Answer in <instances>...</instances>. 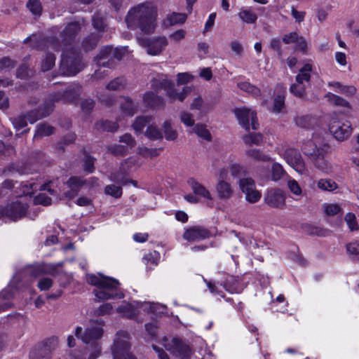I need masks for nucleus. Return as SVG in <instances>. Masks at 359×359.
<instances>
[{
	"mask_svg": "<svg viewBox=\"0 0 359 359\" xmlns=\"http://www.w3.org/2000/svg\"><path fill=\"white\" fill-rule=\"evenodd\" d=\"M163 130L165 137L167 140H175L177 137V133L176 130L171 128L170 121H166L163 124Z\"/></svg>",
	"mask_w": 359,
	"mask_h": 359,
	"instance_id": "6e6d98bb",
	"label": "nucleus"
},
{
	"mask_svg": "<svg viewBox=\"0 0 359 359\" xmlns=\"http://www.w3.org/2000/svg\"><path fill=\"white\" fill-rule=\"evenodd\" d=\"M174 83L168 80L166 76H162L160 79H153L151 80L152 90H174Z\"/></svg>",
	"mask_w": 359,
	"mask_h": 359,
	"instance_id": "cd10ccee",
	"label": "nucleus"
},
{
	"mask_svg": "<svg viewBox=\"0 0 359 359\" xmlns=\"http://www.w3.org/2000/svg\"><path fill=\"white\" fill-rule=\"evenodd\" d=\"M313 122L314 119L309 115L299 116L295 118L296 125L303 128H309Z\"/></svg>",
	"mask_w": 359,
	"mask_h": 359,
	"instance_id": "8fccbe9b",
	"label": "nucleus"
},
{
	"mask_svg": "<svg viewBox=\"0 0 359 359\" xmlns=\"http://www.w3.org/2000/svg\"><path fill=\"white\" fill-rule=\"evenodd\" d=\"M112 46H107L101 48L100 53L96 56L97 64L100 66L107 67L111 68L112 65Z\"/></svg>",
	"mask_w": 359,
	"mask_h": 359,
	"instance_id": "393cba45",
	"label": "nucleus"
},
{
	"mask_svg": "<svg viewBox=\"0 0 359 359\" xmlns=\"http://www.w3.org/2000/svg\"><path fill=\"white\" fill-rule=\"evenodd\" d=\"M166 96L170 103L182 102L187 96V91H167Z\"/></svg>",
	"mask_w": 359,
	"mask_h": 359,
	"instance_id": "de8ad7c7",
	"label": "nucleus"
},
{
	"mask_svg": "<svg viewBox=\"0 0 359 359\" xmlns=\"http://www.w3.org/2000/svg\"><path fill=\"white\" fill-rule=\"evenodd\" d=\"M329 130L337 140L342 142L351 136L353 128L350 121L333 116L330 121Z\"/></svg>",
	"mask_w": 359,
	"mask_h": 359,
	"instance_id": "9d476101",
	"label": "nucleus"
},
{
	"mask_svg": "<svg viewBox=\"0 0 359 359\" xmlns=\"http://www.w3.org/2000/svg\"><path fill=\"white\" fill-rule=\"evenodd\" d=\"M58 344L59 340L56 337L48 339L44 344H39L31 350L29 359H49Z\"/></svg>",
	"mask_w": 359,
	"mask_h": 359,
	"instance_id": "f8f14e48",
	"label": "nucleus"
},
{
	"mask_svg": "<svg viewBox=\"0 0 359 359\" xmlns=\"http://www.w3.org/2000/svg\"><path fill=\"white\" fill-rule=\"evenodd\" d=\"M27 7L36 15H41L42 8L39 0H29L27 3Z\"/></svg>",
	"mask_w": 359,
	"mask_h": 359,
	"instance_id": "13d9d810",
	"label": "nucleus"
},
{
	"mask_svg": "<svg viewBox=\"0 0 359 359\" xmlns=\"http://www.w3.org/2000/svg\"><path fill=\"white\" fill-rule=\"evenodd\" d=\"M137 154L144 158H152L159 155L157 149H149L145 147H139L137 148Z\"/></svg>",
	"mask_w": 359,
	"mask_h": 359,
	"instance_id": "3c124183",
	"label": "nucleus"
},
{
	"mask_svg": "<svg viewBox=\"0 0 359 359\" xmlns=\"http://www.w3.org/2000/svg\"><path fill=\"white\" fill-rule=\"evenodd\" d=\"M32 49L46 51L49 48L55 51H59L61 44L59 39L55 36L42 37L41 35L34 34V43L30 44Z\"/></svg>",
	"mask_w": 359,
	"mask_h": 359,
	"instance_id": "dca6fc26",
	"label": "nucleus"
},
{
	"mask_svg": "<svg viewBox=\"0 0 359 359\" xmlns=\"http://www.w3.org/2000/svg\"><path fill=\"white\" fill-rule=\"evenodd\" d=\"M285 107V95L278 94L273 99V104L271 110L273 113H280Z\"/></svg>",
	"mask_w": 359,
	"mask_h": 359,
	"instance_id": "79ce46f5",
	"label": "nucleus"
},
{
	"mask_svg": "<svg viewBox=\"0 0 359 359\" xmlns=\"http://www.w3.org/2000/svg\"><path fill=\"white\" fill-rule=\"evenodd\" d=\"M128 87L126 79L123 77H117L111 81L107 86V90H121Z\"/></svg>",
	"mask_w": 359,
	"mask_h": 359,
	"instance_id": "4c0bfd02",
	"label": "nucleus"
},
{
	"mask_svg": "<svg viewBox=\"0 0 359 359\" xmlns=\"http://www.w3.org/2000/svg\"><path fill=\"white\" fill-rule=\"evenodd\" d=\"M27 209V203L20 198L8 204L5 208L0 207V216H6L12 221H17L25 215Z\"/></svg>",
	"mask_w": 359,
	"mask_h": 359,
	"instance_id": "4468645a",
	"label": "nucleus"
},
{
	"mask_svg": "<svg viewBox=\"0 0 359 359\" xmlns=\"http://www.w3.org/2000/svg\"><path fill=\"white\" fill-rule=\"evenodd\" d=\"M283 156L285 161L298 173L304 175L307 173L304 161L301 154L297 149L290 148L287 149L283 154Z\"/></svg>",
	"mask_w": 359,
	"mask_h": 359,
	"instance_id": "2eb2a0df",
	"label": "nucleus"
},
{
	"mask_svg": "<svg viewBox=\"0 0 359 359\" xmlns=\"http://www.w3.org/2000/svg\"><path fill=\"white\" fill-rule=\"evenodd\" d=\"M285 176L289 177L283 167L278 163H273L271 167V180L278 182Z\"/></svg>",
	"mask_w": 359,
	"mask_h": 359,
	"instance_id": "f704fd0d",
	"label": "nucleus"
},
{
	"mask_svg": "<svg viewBox=\"0 0 359 359\" xmlns=\"http://www.w3.org/2000/svg\"><path fill=\"white\" fill-rule=\"evenodd\" d=\"M194 76L188 72L178 73L177 74V85H184L191 82Z\"/></svg>",
	"mask_w": 359,
	"mask_h": 359,
	"instance_id": "338daca9",
	"label": "nucleus"
},
{
	"mask_svg": "<svg viewBox=\"0 0 359 359\" xmlns=\"http://www.w3.org/2000/svg\"><path fill=\"white\" fill-rule=\"evenodd\" d=\"M78 91H63L62 100L65 103H74L76 104L79 95Z\"/></svg>",
	"mask_w": 359,
	"mask_h": 359,
	"instance_id": "e2e57ef3",
	"label": "nucleus"
},
{
	"mask_svg": "<svg viewBox=\"0 0 359 359\" xmlns=\"http://www.w3.org/2000/svg\"><path fill=\"white\" fill-rule=\"evenodd\" d=\"M92 25L99 32H104L107 28L106 19L101 13H95L92 16Z\"/></svg>",
	"mask_w": 359,
	"mask_h": 359,
	"instance_id": "473e14b6",
	"label": "nucleus"
},
{
	"mask_svg": "<svg viewBox=\"0 0 359 359\" xmlns=\"http://www.w3.org/2000/svg\"><path fill=\"white\" fill-rule=\"evenodd\" d=\"M311 158L313 164L318 169L323 172H327L330 170V165L328 162L325 159L324 154L321 150L316 155L311 156Z\"/></svg>",
	"mask_w": 359,
	"mask_h": 359,
	"instance_id": "7c9ffc66",
	"label": "nucleus"
},
{
	"mask_svg": "<svg viewBox=\"0 0 359 359\" xmlns=\"http://www.w3.org/2000/svg\"><path fill=\"white\" fill-rule=\"evenodd\" d=\"M126 54V49L122 48H112V54H111V59H112V65L111 68H113L116 65L117 62H119L122 60L123 56Z\"/></svg>",
	"mask_w": 359,
	"mask_h": 359,
	"instance_id": "052dcab7",
	"label": "nucleus"
},
{
	"mask_svg": "<svg viewBox=\"0 0 359 359\" xmlns=\"http://www.w3.org/2000/svg\"><path fill=\"white\" fill-rule=\"evenodd\" d=\"M32 70L26 64H22L19 66L16 71V76L18 78L26 79L30 76Z\"/></svg>",
	"mask_w": 359,
	"mask_h": 359,
	"instance_id": "774afa93",
	"label": "nucleus"
},
{
	"mask_svg": "<svg viewBox=\"0 0 359 359\" xmlns=\"http://www.w3.org/2000/svg\"><path fill=\"white\" fill-rule=\"evenodd\" d=\"M187 18V15L185 13H172L168 15L167 20L170 25H175L178 24H183Z\"/></svg>",
	"mask_w": 359,
	"mask_h": 359,
	"instance_id": "c03bdc74",
	"label": "nucleus"
},
{
	"mask_svg": "<svg viewBox=\"0 0 359 359\" xmlns=\"http://www.w3.org/2000/svg\"><path fill=\"white\" fill-rule=\"evenodd\" d=\"M81 327H77L75 330V336L81 339L85 344L91 343L99 339L103 334V323L101 321H92L88 327L82 333Z\"/></svg>",
	"mask_w": 359,
	"mask_h": 359,
	"instance_id": "9b49d317",
	"label": "nucleus"
},
{
	"mask_svg": "<svg viewBox=\"0 0 359 359\" xmlns=\"http://www.w3.org/2000/svg\"><path fill=\"white\" fill-rule=\"evenodd\" d=\"M302 150L305 155L310 157L316 155L320 151V149L317 147L316 144L311 140L304 143L302 147Z\"/></svg>",
	"mask_w": 359,
	"mask_h": 359,
	"instance_id": "a19ab883",
	"label": "nucleus"
},
{
	"mask_svg": "<svg viewBox=\"0 0 359 359\" xmlns=\"http://www.w3.org/2000/svg\"><path fill=\"white\" fill-rule=\"evenodd\" d=\"M130 335L126 331H120L116 334L112 349L114 359H135L129 352Z\"/></svg>",
	"mask_w": 359,
	"mask_h": 359,
	"instance_id": "0eeeda50",
	"label": "nucleus"
},
{
	"mask_svg": "<svg viewBox=\"0 0 359 359\" xmlns=\"http://www.w3.org/2000/svg\"><path fill=\"white\" fill-rule=\"evenodd\" d=\"M119 102L121 105V110L126 115L133 116L136 113V109L134 107L131 100L129 98L121 97L120 98Z\"/></svg>",
	"mask_w": 359,
	"mask_h": 359,
	"instance_id": "c9c22d12",
	"label": "nucleus"
},
{
	"mask_svg": "<svg viewBox=\"0 0 359 359\" xmlns=\"http://www.w3.org/2000/svg\"><path fill=\"white\" fill-rule=\"evenodd\" d=\"M106 194L110 195L115 198H119L122 195V189L114 184L107 185L104 189Z\"/></svg>",
	"mask_w": 359,
	"mask_h": 359,
	"instance_id": "0e129e2a",
	"label": "nucleus"
},
{
	"mask_svg": "<svg viewBox=\"0 0 359 359\" xmlns=\"http://www.w3.org/2000/svg\"><path fill=\"white\" fill-rule=\"evenodd\" d=\"M287 187L290 192L294 196H300L302 194V189L298 182L290 177L287 178Z\"/></svg>",
	"mask_w": 359,
	"mask_h": 359,
	"instance_id": "603ef678",
	"label": "nucleus"
},
{
	"mask_svg": "<svg viewBox=\"0 0 359 359\" xmlns=\"http://www.w3.org/2000/svg\"><path fill=\"white\" fill-rule=\"evenodd\" d=\"M81 57L76 53H62L60 65L62 74L67 76L75 75L83 69Z\"/></svg>",
	"mask_w": 359,
	"mask_h": 359,
	"instance_id": "39448f33",
	"label": "nucleus"
},
{
	"mask_svg": "<svg viewBox=\"0 0 359 359\" xmlns=\"http://www.w3.org/2000/svg\"><path fill=\"white\" fill-rule=\"evenodd\" d=\"M163 345L167 351L180 359H189L192 354L190 346L176 337L172 339L163 338Z\"/></svg>",
	"mask_w": 359,
	"mask_h": 359,
	"instance_id": "1a4fd4ad",
	"label": "nucleus"
},
{
	"mask_svg": "<svg viewBox=\"0 0 359 359\" xmlns=\"http://www.w3.org/2000/svg\"><path fill=\"white\" fill-rule=\"evenodd\" d=\"M151 118L147 116H139L136 118L133 127L136 133H142L144 126L150 121Z\"/></svg>",
	"mask_w": 359,
	"mask_h": 359,
	"instance_id": "5fc2aeb1",
	"label": "nucleus"
},
{
	"mask_svg": "<svg viewBox=\"0 0 359 359\" xmlns=\"http://www.w3.org/2000/svg\"><path fill=\"white\" fill-rule=\"evenodd\" d=\"M231 175L233 177H240L245 174V168L238 163H231L229 165Z\"/></svg>",
	"mask_w": 359,
	"mask_h": 359,
	"instance_id": "4d7b16f0",
	"label": "nucleus"
},
{
	"mask_svg": "<svg viewBox=\"0 0 359 359\" xmlns=\"http://www.w3.org/2000/svg\"><path fill=\"white\" fill-rule=\"evenodd\" d=\"M210 236L209 230L201 226H194L185 229L183 238L189 242H198Z\"/></svg>",
	"mask_w": 359,
	"mask_h": 359,
	"instance_id": "6ab92c4d",
	"label": "nucleus"
},
{
	"mask_svg": "<svg viewBox=\"0 0 359 359\" xmlns=\"http://www.w3.org/2000/svg\"><path fill=\"white\" fill-rule=\"evenodd\" d=\"M264 200L271 208H282L285 204V194L280 189H271L267 191Z\"/></svg>",
	"mask_w": 359,
	"mask_h": 359,
	"instance_id": "a211bd4d",
	"label": "nucleus"
},
{
	"mask_svg": "<svg viewBox=\"0 0 359 359\" xmlns=\"http://www.w3.org/2000/svg\"><path fill=\"white\" fill-rule=\"evenodd\" d=\"M345 221L351 231H358L359 229V226L354 214L348 212L345 217Z\"/></svg>",
	"mask_w": 359,
	"mask_h": 359,
	"instance_id": "680f3d73",
	"label": "nucleus"
},
{
	"mask_svg": "<svg viewBox=\"0 0 359 359\" xmlns=\"http://www.w3.org/2000/svg\"><path fill=\"white\" fill-rule=\"evenodd\" d=\"M346 250L352 259H359V241L347 244Z\"/></svg>",
	"mask_w": 359,
	"mask_h": 359,
	"instance_id": "864d4df0",
	"label": "nucleus"
},
{
	"mask_svg": "<svg viewBox=\"0 0 359 359\" xmlns=\"http://www.w3.org/2000/svg\"><path fill=\"white\" fill-rule=\"evenodd\" d=\"M52 182H49L47 184H39L34 182H27L22 185V194L25 196H31L35 191L39 189L41 191H47L50 195H53L55 190L52 188Z\"/></svg>",
	"mask_w": 359,
	"mask_h": 359,
	"instance_id": "4be33fe9",
	"label": "nucleus"
},
{
	"mask_svg": "<svg viewBox=\"0 0 359 359\" xmlns=\"http://www.w3.org/2000/svg\"><path fill=\"white\" fill-rule=\"evenodd\" d=\"M141 165L138 161L137 156H132L124 161H123L119 167L118 171L112 172L110 176V180L121 184H126L128 182L133 184L136 185V182L133 180H128L127 175L132 171L135 170L137 167Z\"/></svg>",
	"mask_w": 359,
	"mask_h": 359,
	"instance_id": "20e7f679",
	"label": "nucleus"
},
{
	"mask_svg": "<svg viewBox=\"0 0 359 359\" xmlns=\"http://www.w3.org/2000/svg\"><path fill=\"white\" fill-rule=\"evenodd\" d=\"M101 38L102 34H100L90 33L82 39L81 43V49L86 53L95 49Z\"/></svg>",
	"mask_w": 359,
	"mask_h": 359,
	"instance_id": "b1692460",
	"label": "nucleus"
},
{
	"mask_svg": "<svg viewBox=\"0 0 359 359\" xmlns=\"http://www.w3.org/2000/svg\"><path fill=\"white\" fill-rule=\"evenodd\" d=\"M85 183L86 182L80 177H70L67 182V185L70 188V190L66 193V196L69 198H74Z\"/></svg>",
	"mask_w": 359,
	"mask_h": 359,
	"instance_id": "bb28decb",
	"label": "nucleus"
},
{
	"mask_svg": "<svg viewBox=\"0 0 359 359\" xmlns=\"http://www.w3.org/2000/svg\"><path fill=\"white\" fill-rule=\"evenodd\" d=\"M263 135L259 133H248L243 136L242 139L246 145L259 146L263 142Z\"/></svg>",
	"mask_w": 359,
	"mask_h": 359,
	"instance_id": "c756f323",
	"label": "nucleus"
},
{
	"mask_svg": "<svg viewBox=\"0 0 359 359\" xmlns=\"http://www.w3.org/2000/svg\"><path fill=\"white\" fill-rule=\"evenodd\" d=\"M227 168H221L219 171L218 177L215 187L217 197L222 201L230 200L234 194L233 187L227 180Z\"/></svg>",
	"mask_w": 359,
	"mask_h": 359,
	"instance_id": "423d86ee",
	"label": "nucleus"
},
{
	"mask_svg": "<svg viewBox=\"0 0 359 359\" xmlns=\"http://www.w3.org/2000/svg\"><path fill=\"white\" fill-rule=\"evenodd\" d=\"M157 15L156 6L151 1H144L130 8L125 17V22L130 29L151 34L156 27Z\"/></svg>",
	"mask_w": 359,
	"mask_h": 359,
	"instance_id": "f257e3e1",
	"label": "nucleus"
},
{
	"mask_svg": "<svg viewBox=\"0 0 359 359\" xmlns=\"http://www.w3.org/2000/svg\"><path fill=\"white\" fill-rule=\"evenodd\" d=\"M144 102L145 104L151 108L158 109L163 107V100L156 95L154 91H147L144 95Z\"/></svg>",
	"mask_w": 359,
	"mask_h": 359,
	"instance_id": "a878e982",
	"label": "nucleus"
},
{
	"mask_svg": "<svg viewBox=\"0 0 359 359\" xmlns=\"http://www.w3.org/2000/svg\"><path fill=\"white\" fill-rule=\"evenodd\" d=\"M119 141L126 144V146L115 144L109 148L110 151L114 155H126L130 149L133 148L135 144V140L130 134L126 133L120 137Z\"/></svg>",
	"mask_w": 359,
	"mask_h": 359,
	"instance_id": "aec40b11",
	"label": "nucleus"
},
{
	"mask_svg": "<svg viewBox=\"0 0 359 359\" xmlns=\"http://www.w3.org/2000/svg\"><path fill=\"white\" fill-rule=\"evenodd\" d=\"M53 102L54 100H51L50 102H46L43 106V109H41V112H40L39 110L34 111H33L29 112L27 117L25 116H19L14 118L13 119V124L14 127L19 130L25 128L27 126V120H28L29 123H34L39 119L48 116L53 110Z\"/></svg>",
	"mask_w": 359,
	"mask_h": 359,
	"instance_id": "6e6552de",
	"label": "nucleus"
},
{
	"mask_svg": "<svg viewBox=\"0 0 359 359\" xmlns=\"http://www.w3.org/2000/svg\"><path fill=\"white\" fill-rule=\"evenodd\" d=\"M312 70V67L310 64H306L300 69L299 74L296 76V81L299 83H302L304 81H308L310 79L309 72Z\"/></svg>",
	"mask_w": 359,
	"mask_h": 359,
	"instance_id": "ea45409f",
	"label": "nucleus"
},
{
	"mask_svg": "<svg viewBox=\"0 0 359 359\" xmlns=\"http://www.w3.org/2000/svg\"><path fill=\"white\" fill-rule=\"evenodd\" d=\"M187 182L195 195L212 203V196L210 191L204 185L198 182L194 178H190Z\"/></svg>",
	"mask_w": 359,
	"mask_h": 359,
	"instance_id": "5701e85b",
	"label": "nucleus"
},
{
	"mask_svg": "<svg viewBox=\"0 0 359 359\" xmlns=\"http://www.w3.org/2000/svg\"><path fill=\"white\" fill-rule=\"evenodd\" d=\"M17 65V61L12 60L9 57H3L0 59V70L12 69Z\"/></svg>",
	"mask_w": 359,
	"mask_h": 359,
	"instance_id": "bf43d9fd",
	"label": "nucleus"
},
{
	"mask_svg": "<svg viewBox=\"0 0 359 359\" xmlns=\"http://www.w3.org/2000/svg\"><path fill=\"white\" fill-rule=\"evenodd\" d=\"M193 130L199 137L203 138L207 141L211 140V134L205 125L196 124Z\"/></svg>",
	"mask_w": 359,
	"mask_h": 359,
	"instance_id": "37998d69",
	"label": "nucleus"
},
{
	"mask_svg": "<svg viewBox=\"0 0 359 359\" xmlns=\"http://www.w3.org/2000/svg\"><path fill=\"white\" fill-rule=\"evenodd\" d=\"M235 116L239 124L244 128L247 131L250 128L257 130L259 124L257 121L256 113L248 108L241 107L234 109Z\"/></svg>",
	"mask_w": 359,
	"mask_h": 359,
	"instance_id": "ddd939ff",
	"label": "nucleus"
},
{
	"mask_svg": "<svg viewBox=\"0 0 359 359\" xmlns=\"http://www.w3.org/2000/svg\"><path fill=\"white\" fill-rule=\"evenodd\" d=\"M147 46V52L149 55H157L160 54L168 45V39L165 36H160L153 40L144 41Z\"/></svg>",
	"mask_w": 359,
	"mask_h": 359,
	"instance_id": "412c9836",
	"label": "nucleus"
},
{
	"mask_svg": "<svg viewBox=\"0 0 359 359\" xmlns=\"http://www.w3.org/2000/svg\"><path fill=\"white\" fill-rule=\"evenodd\" d=\"M13 292L10 287L1 291L0 293V312L4 311L12 306L10 299L13 298Z\"/></svg>",
	"mask_w": 359,
	"mask_h": 359,
	"instance_id": "c85d7f7f",
	"label": "nucleus"
},
{
	"mask_svg": "<svg viewBox=\"0 0 359 359\" xmlns=\"http://www.w3.org/2000/svg\"><path fill=\"white\" fill-rule=\"evenodd\" d=\"M148 310L155 314L163 313L165 306L154 302H136L135 304L123 302L117 309L116 312L128 318H135L139 313L138 309Z\"/></svg>",
	"mask_w": 359,
	"mask_h": 359,
	"instance_id": "7ed1b4c3",
	"label": "nucleus"
},
{
	"mask_svg": "<svg viewBox=\"0 0 359 359\" xmlns=\"http://www.w3.org/2000/svg\"><path fill=\"white\" fill-rule=\"evenodd\" d=\"M145 136L153 140L160 139L162 137L160 130L154 126H148L145 132Z\"/></svg>",
	"mask_w": 359,
	"mask_h": 359,
	"instance_id": "69168bd1",
	"label": "nucleus"
},
{
	"mask_svg": "<svg viewBox=\"0 0 359 359\" xmlns=\"http://www.w3.org/2000/svg\"><path fill=\"white\" fill-rule=\"evenodd\" d=\"M81 26L82 25L79 21L69 22L60 34L61 46H67L71 45L81 32Z\"/></svg>",
	"mask_w": 359,
	"mask_h": 359,
	"instance_id": "f3484780",
	"label": "nucleus"
},
{
	"mask_svg": "<svg viewBox=\"0 0 359 359\" xmlns=\"http://www.w3.org/2000/svg\"><path fill=\"white\" fill-rule=\"evenodd\" d=\"M246 156L256 161H270L271 160V157L264 154L262 151L257 149H249L245 151Z\"/></svg>",
	"mask_w": 359,
	"mask_h": 359,
	"instance_id": "2f4dec72",
	"label": "nucleus"
},
{
	"mask_svg": "<svg viewBox=\"0 0 359 359\" xmlns=\"http://www.w3.org/2000/svg\"><path fill=\"white\" fill-rule=\"evenodd\" d=\"M238 16L244 22L248 24L255 23L257 19V15L248 10L241 11Z\"/></svg>",
	"mask_w": 359,
	"mask_h": 359,
	"instance_id": "09e8293b",
	"label": "nucleus"
},
{
	"mask_svg": "<svg viewBox=\"0 0 359 359\" xmlns=\"http://www.w3.org/2000/svg\"><path fill=\"white\" fill-rule=\"evenodd\" d=\"M86 281L95 287L93 294L99 301L122 299L124 297L123 293L119 289L118 281L114 278L101 274H88Z\"/></svg>",
	"mask_w": 359,
	"mask_h": 359,
	"instance_id": "f03ea898",
	"label": "nucleus"
},
{
	"mask_svg": "<svg viewBox=\"0 0 359 359\" xmlns=\"http://www.w3.org/2000/svg\"><path fill=\"white\" fill-rule=\"evenodd\" d=\"M317 187L324 191H333L338 188L337 183L330 179H320L317 182Z\"/></svg>",
	"mask_w": 359,
	"mask_h": 359,
	"instance_id": "e433bc0d",
	"label": "nucleus"
},
{
	"mask_svg": "<svg viewBox=\"0 0 359 359\" xmlns=\"http://www.w3.org/2000/svg\"><path fill=\"white\" fill-rule=\"evenodd\" d=\"M239 186L241 191L245 194L255 189V181L250 177L241 179Z\"/></svg>",
	"mask_w": 359,
	"mask_h": 359,
	"instance_id": "a18cd8bd",
	"label": "nucleus"
},
{
	"mask_svg": "<svg viewBox=\"0 0 359 359\" xmlns=\"http://www.w3.org/2000/svg\"><path fill=\"white\" fill-rule=\"evenodd\" d=\"M55 62V56L51 53H47L45 58L41 61V70L47 72L51 69Z\"/></svg>",
	"mask_w": 359,
	"mask_h": 359,
	"instance_id": "49530a36",
	"label": "nucleus"
},
{
	"mask_svg": "<svg viewBox=\"0 0 359 359\" xmlns=\"http://www.w3.org/2000/svg\"><path fill=\"white\" fill-rule=\"evenodd\" d=\"M53 132V128L46 123H40L37 126L36 131L34 135V139L48 136Z\"/></svg>",
	"mask_w": 359,
	"mask_h": 359,
	"instance_id": "58836bf2",
	"label": "nucleus"
},
{
	"mask_svg": "<svg viewBox=\"0 0 359 359\" xmlns=\"http://www.w3.org/2000/svg\"><path fill=\"white\" fill-rule=\"evenodd\" d=\"M325 101L332 105L339 106L349 109V103L344 98L336 95L332 93H328L325 95Z\"/></svg>",
	"mask_w": 359,
	"mask_h": 359,
	"instance_id": "72a5a7b5",
	"label": "nucleus"
}]
</instances>
